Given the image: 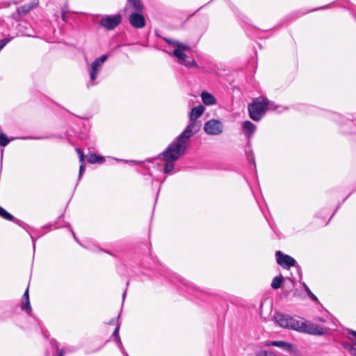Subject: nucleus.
Returning <instances> with one entry per match:
<instances>
[{
  "instance_id": "32",
  "label": "nucleus",
  "mask_w": 356,
  "mask_h": 356,
  "mask_svg": "<svg viewBox=\"0 0 356 356\" xmlns=\"http://www.w3.org/2000/svg\"><path fill=\"white\" fill-rule=\"evenodd\" d=\"M318 320H319L320 321H324V320H323V318H318Z\"/></svg>"
},
{
  "instance_id": "2",
  "label": "nucleus",
  "mask_w": 356,
  "mask_h": 356,
  "mask_svg": "<svg viewBox=\"0 0 356 356\" xmlns=\"http://www.w3.org/2000/svg\"><path fill=\"white\" fill-rule=\"evenodd\" d=\"M274 319L281 327L285 329L312 335H323L325 334V330L322 327L309 322L299 316H291L288 314L277 312L274 314Z\"/></svg>"
},
{
  "instance_id": "21",
  "label": "nucleus",
  "mask_w": 356,
  "mask_h": 356,
  "mask_svg": "<svg viewBox=\"0 0 356 356\" xmlns=\"http://www.w3.org/2000/svg\"><path fill=\"white\" fill-rule=\"evenodd\" d=\"M303 287H304L306 293L312 298V300L318 302V300L317 297L311 291V290L309 289V288L305 283H303Z\"/></svg>"
},
{
  "instance_id": "19",
  "label": "nucleus",
  "mask_w": 356,
  "mask_h": 356,
  "mask_svg": "<svg viewBox=\"0 0 356 356\" xmlns=\"http://www.w3.org/2000/svg\"><path fill=\"white\" fill-rule=\"evenodd\" d=\"M76 152L79 154V159H80V161L82 163V164L81 165L80 168H79V179H80L85 170V168H84V165H83L84 155H83V152H81V150L79 149H76Z\"/></svg>"
},
{
  "instance_id": "22",
  "label": "nucleus",
  "mask_w": 356,
  "mask_h": 356,
  "mask_svg": "<svg viewBox=\"0 0 356 356\" xmlns=\"http://www.w3.org/2000/svg\"><path fill=\"white\" fill-rule=\"evenodd\" d=\"M10 142L8 137L2 132L0 133V146L5 147Z\"/></svg>"
},
{
  "instance_id": "5",
  "label": "nucleus",
  "mask_w": 356,
  "mask_h": 356,
  "mask_svg": "<svg viewBox=\"0 0 356 356\" xmlns=\"http://www.w3.org/2000/svg\"><path fill=\"white\" fill-rule=\"evenodd\" d=\"M107 58H108L107 55H102L100 57L96 58L91 63L90 68L89 70L90 79L91 83H89L88 84V87H90V86L94 85V83L92 82L96 79L104 63L107 60Z\"/></svg>"
},
{
  "instance_id": "4",
  "label": "nucleus",
  "mask_w": 356,
  "mask_h": 356,
  "mask_svg": "<svg viewBox=\"0 0 356 356\" xmlns=\"http://www.w3.org/2000/svg\"><path fill=\"white\" fill-rule=\"evenodd\" d=\"M248 108L250 118L254 121H259L268 109H274L275 107L268 99L260 97L250 104Z\"/></svg>"
},
{
  "instance_id": "20",
  "label": "nucleus",
  "mask_w": 356,
  "mask_h": 356,
  "mask_svg": "<svg viewBox=\"0 0 356 356\" xmlns=\"http://www.w3.org/2000/svg\"><path fill=\"white\" fill-rule=\"evenodd\" d=\"M128 1L135 10L140 11L142 10V5L140 0H128Z\"/></svg>"
},
{
  "instance_id": "14",
  "label": "nucleus",
  "mask_w": 356,
  "mask_h": 356,
  "mask_svg": "<svg viewBox=\"0 0 356 356\" xmlns=\"http://www.w3.org/2000/svg\"><path fill=\"white\" fill-rule=\"evenodd\" d=\"M0 216L6 220L13 221L16 224H17L19 226H22L23 222L16 219L13 215L7 212L3 208L0 207Z\"/></svg>"
},
{
  "instance_id": "15",
  "label": "nucleus",
  "mask_w": 356,
  "mask_h": 356,
  "mask_svg": "<svg viewBox=\"0 0 356 356\" xmlns=\"http://www.w3.org/2000/svg\"><path fill=\"white\" fill-rule=\"evenodd\" d=\"M22 309L26 310L29 314L31 313V307L29 302V289H26L24 293V300L22 303Z\"/></svg>"
},
{
  "instance_id": "1",
  "label": "nucleus",
  "mask_w": 356,
  "mask_h": 356,
  "mask_svg": "<svg viewBox=\"0 0 356 356\" xmlns=\"http://www.w3.org/2000/svg\"><path fill=\"white\" fill-rule=\"evenodd\" d=\"M205 108L202 105L193 108L190 112L189 122L184 130L170 143L165 151L159 154L163 161V173L170 175L175 169V163L183 156L190 144L191 138L200 130V124L197 121Z\"/></svg>"
},
{
  "instance_id": "16",
  "label": "nucleus",
  "mask_w": 356,
  "mask_h": 356,
  "mask_svg": "<svg viewBox=\"0 0 356 356\" xmlns=\"http://www.w3.org/2000/svg\"><path fill=\"white\" fill-rule=\"evenodd\" d=\"M104 161V158L95 154H90L88 156V162L90 163H102Z\"/></svg>"
},
{
  "instance_id": "24",
  "label": "nucleus",
  "mask_w": 356,
  "mask_h": 356,
  "mask_svg": "<svg viewBox=\"0 0 356 356\" xmlns=\"http://www.w3.org/2000/svg\"><path fill=\"white\" fill-rule=\"evenodd\" d=\"M257 356H277L275 353L267 351V350H260L257 353Z\"/></svg>"
},
{
  "instance_id": "9",
  "label": "nucleus",
  "mask_w": 356,
  "mask_h": 356,
  "mask_svg": "<svg viewBox=\"0 0 356 356\" xmlns=\"http://www.w3.org/2000/svg\"><path fill=\"white\" fill-rule=\"evenodd\" d=\"M275 256L277 264L283 268L289 269L296 265V261L293 257L283 254L281 251H277Z\"/></svg>"
},
{
  "instance_id": "29",
  "label": "nucleus",
  "mask_w": 356,
  "mask_h": 356,
  "mask_svg": "<svg viewBox=\"0 0 356 356\" xmlns=\"http://www.w3.org/2000/svg\"><path fill=\"white\" fill-rule=\"evenodd\" d=\"M125 296H126V291H124V292L123 293V295H122L123 300L124 299Z\"/></svg>"
},
{
  "instance_id": "27",
  "label": "nucleus",
  "mask_w": 356,
  "mask_h": 356,
  "mask_svg": "<svg viewBox=\"0 0 356 356\" xmlns=\"http://www.w3.org/2000/svg\"><path fill=\"white\" fill-rule=\"evenodd\" d=\"M22 139H38V138L31 137V136H27V137H22Z\"/></svg>"
},
{
  "instance_id": "7",
  "label": "nucleus",
  "mask_w": 356,
  "mask_h": 356,
  "mask_svg": "<svg viewBox=\"0 0 356 356\" xmlns=\"http://www.w3.org/2000/svg\"><path fill=\"white\" fill-rule=\"evenodd\" d=\"M204 130L208 135L218 136L222 133L223 124L221 121L212 119L205 122Z\"/></svg>"
},
{
  "instance_id": "17",
  "label": "nucleus",
  "mask_w": 356,
  "mask_h": 356,
  "mask_svg": "<svg viewBox=\"0 0 356 356\" xmlns=\"http://www.w3.org/2000/svg\"><path fill=\"white\" fill-rule=\"evenodd\" d=\"M119 330H120V324H118L117 327H115V329L113 333V336L116 338L117 341L119 343V346L122 349L124 356H129L127 355V353L125 352L124 349L123 348L120 338L119 337Z\"/></svg>"
},
{
  "instance_id": "26",
  "label": "nucleus",
  "mask_w": 356,
  "mask_h": 356,
  "mask_svg": "<svg viewBox=\"0 0 356 356\" xmlns=\"http://www.w3.org/2000/svg\"><path fill=\"white\" fill-rule=\"evenodd\" d=\"M350 334L353 336V337H350V339L352 341H354L355 345L356 346V332L355 331H352L350 332Z\"/></svg>"
},
{
  "instance_id": "3",
  "label": "nucleus",
  "mask_w": 356,
  "mask_h": 356,
  "mask_svg": "<svg viewBox=\"0 0 356 356\" xmlns=\"http://www.w3.org/2000/svg\"><path fill=\"white\" fill-rule=\"evenodd\" d=\"M165 40L175 47L172 53L169 52L168 54L175 56L179 64L188 68L198 67L195 60L186 54V51H189L191 49L188 45L171 39H165Z\"/></svg>"
},
{
  "instance_id": "23",
  "label": "nucleus",
  "mask_w": 356,
  "mask_h": 356,
  "mask_svg": "<svg viewBox=\"0 0 356 356\" xmlns=\"http://www.w3.org/2000/svg\"><path fill=\"white\" fill-rule=\"evenodd\" d=\"M344 348H346L350 353L354 356H356V348H354L352 345L348 343H343Z\"/></svg>"
},
{
  "instance_id": "6",
  "label": "nucleus",
  "mask_w": 356,
  "mask_h": 356,
  "mask_svg": "<svg viewBox=\"0 0 356 356\" xmlns=\"http://www.w3.org/2000/svg\"><path fill=\"white\" fill-rule=\"evenodd\" d=\"M122 21V16L120 14L114 15H104L99 22V25L107 30H113L116 28Z\"/></svg>"
},
{
  "instance_id": "30",
  "label": "nucleus",
  "mask_w": 356,
  "mask_h": 356,
  "mask_svg": "<svg viewBox=\"0 0 356 356\" xmlns=\"http://www.w3.org/2000/svg\"><path fill=\"white\" fill-rule=\"evenodd\" d=\"M131 162H132V163H137V164L140 163V162H138V161H131Z\"/></svg>"
},
{
  "instance_id": "25",
  "label": "nucleus",
  "mask_w": 356,
  "mask_h": 356,
  "mask_svg": "<svg viewBox=\"0 0 356 356\" xmlns=\"http://www.w3.org/2000/svg\"><path fill=\"white\" fill-rule=\"evenodd\" d=\"M10 39L0 40V51L9 42Z\"/></svg>"
},
{
  "instance_id": "12",
  "label": "nucleus",
  "mask_w": 356,
  "mask_h": 356,
  "mask_svg": "<svg viewBox=\"0 0 356 356\" xmlns=\"http://www.w3.org/2000/svg\"><path fill=\"white\" fill-rule=\"evenodd\" d=\"M202 101L207 106H211L216 104V98L211 93L204 91L200 95Z\"/></svg>"
},
{
  "instance_id": "28",
  "label": "nucleus",
  "mask_w": 356,
  "mask_h": 356,
  "mask_svg": "<svg viewBox=\"0 0 356 356\" xmlns=\"http://www.w3.org/2000/svg\"><path fill=\"white\" fill-rule=\"evenodd\" d=\"M57 356H63V351L62 350H60L59 352H58V354Z\"/></svg>"
},
{
  "instance_id": "18",
  "label": "nucleus",
  "mask_w": 356,
  "mask_h": 356,
  "mask_svg": "<svg viewBox=\"0 0 356 356\" xmlns=\"http://www.w3.org/2000/svg\"><path fill=\"white\" fill-rule=\"evenodd\" d=\"M283 280V277L282 275L276 276L273 278L272 283H271V287L274 289H277L281 286L282 282Z\"/></svg>"
},
{
  "instance_id": "11",
  "label": "nucleus",
  "mask_w": 356,
  "mask_h": 356,
  "mask_svg": "<svg viewBox=\"0 0 356 356\" xmlns=\"http://www.w3.org/2000/svg\"><path fill=\"white\" fill-rule=\"evenodd\" d=\"M243 134L247 138H250L253 136L256 131V126L250 121L246 120L243 123Z\"/></svg>"
},
{
  "instance_id": "13",
  "label": "nucleus",
  "mask_w": 356,
  "mask_h": 356,
  "mask_svg": "<svg viewBox=\"0 0 356 356\" xmlns=\"http://www.w3.org/2000/svg\"><path fill=\"white\" fill-rule=\"evenodd\" d=\"M38 4V0H34V1L23 5L17 8V13L19 15H25L28 12H29L31 10L35 8Z\"/></svg>"
},
{
  "instance_id": "8",
  "label": "nucleus",
  "mask_w": 356,
  "mask_h": 356,
  "mask_svg": "<svg viewBox=\"0 0 356 356\" xmlns=\"http://www.w3.org/2000/svg\"><path fill=\"white\" fill-rule=\"evenodd\" d=\"M265 346H276L293 355H296L298 353V349L295 345L284 341H271L266 342Z\"/></svg>"
},
{
  "instance_id": "31",
  "label": "nucleus",
  "mask_w": 356,
  "mask_h": 356,
  "mask_svg": "<svg viewBox=\"0 0 356 356\" xmlns=\"http://www.w3.org/2000/svg\"><path fill=\"white\" fill-rule=\"evenodd\" d=\"M3 150L1 149V157L3 156Z\"/></svg>"
},
{
  "instance_id": "10",
  "label": "nucleus",
  "mask_w": 356,
  "mask_h": 356,
  "mask_svg": "<svg viewBox=\"0 0 356 356\" xmlns=\"http://www.w3.org/2000/svg\"><path fill=\"white\" fill-rule=\"evenodd\" d=\"M129 23L134 28L141 29L145 26V20L142 15L134 13L129 16Z\"/></svg>"
}]
</instances>
